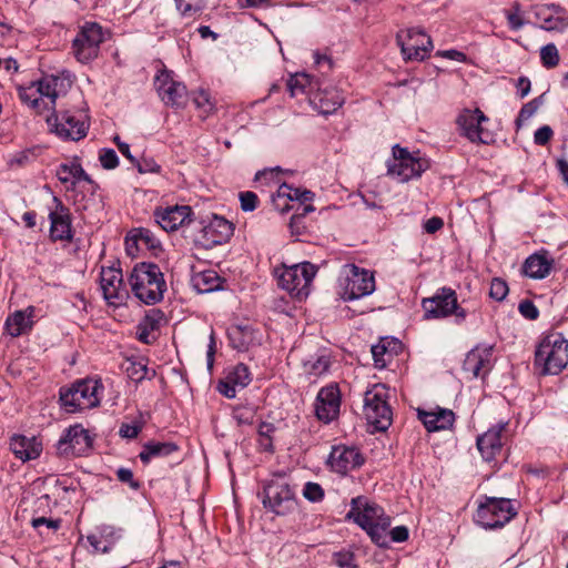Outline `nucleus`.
Returning <instances> with one entry per match:
<instances>
[{"label": "nucleus", "mask_w": 568, "mask_h": 568, "mask_svg": "<svg viewBox=\"0 0 568 568\" xmlns=\"http://www.w3.org/2000/svg\"><path fill=\"white\" fill-rule=\"evenodd\" d=\"M241 209L245 212H252L256 209L258 197L254 192L246 191L240 193Z\"/></svg>", "instance_id": "nucleus-50"}, {"label": "nucleus", "mask_w": 568, "mask_h": 568, "mask_svg": "<svg viewBox=\"0 0 568 568\" xmlns=\"http://www.w3.org/2000/svg\"><path fill=\"white\" fill-rule=\"evenodd\" d=\"M341 296L344 301H354L367 296L375 291V278L372 272L352 264L345 268L341 282Z\"/></svg>", "instance_id": "nucleus-12"}, {"label": "nucleus", "mask_w": 568, "mask_h": 568, "mask_svg": "<svg viewBox=\"0 0 568 568\" xmlns=\"http://www.w3.org/2000/svg\"><path fill=\"white\" fill-rule=\"evenodd\" d=\"M316 272L317 268L314 264L303 262L275 268V276L280 287L302 301L308 296Z\"/></svg>", "instance_id": "nucleus-5"}, {"label": "nucleus", "mask_w": 568, "mask_h": 568, "mask_svg": "<svg viewBox=\"0 0 568 568\" xmlns=\"http://www.w3.org/2000/svg\"><path fill=\"white\" fill-rule=\"evenodd\" d=\"M396 41L406 61H423L433 49L430 37L422 29L400 30Z\"/></svg>", "instance_id": "nucleus-14"}, {"label": "nucleus", "mask_w": 568, "mask_h": 568, "mask_svg": "<svg viewBox=\"0 0 568 568\" xmlns=\"http://www.w3.org/2000/svg\"><path fill=\"white\" fill-rule=\"evenodd\" d=\"M328 463L334 471L344 475L362 466L364 458L357 448L339 445L333 447Z\"/></svg>", "instance_id": "nucleus-26"}, {"label": "nucleus", "mask_w": 568, "mask_h": 568, "mask_svg": "<svg viewBox=\"0 0 568 568\" xmlns=\"http://www.w3.org/2000/svg\"><path fill=\"white\" fill-rule=\"evenodd\" d=\"M100 287L109 305L120 306L128 298V291L123 285V275L120 268L102 267Z\"/></svg>", "instance_id": "nucleus-17"}, {"label": "nucleus", "mask_w": 568, "mask_h": 568, "mask_svg": "<svg viewBox=\"0 0 568 568\" xmlns=\"http://www.w3.org/2000/svg\"><path fill=\"white\" fill-rule=\"evenodd\" d=\"M192 101L203 119L207 118L215 110V103L206 90L199 89L192 92Z\"/></svg>", "instance_id": "nucleus-40"}, {"label": "nucleus", "mask_w": 568, "mask_h": 568, "mask_svg": "<svg viewBox=\"0 0 568 568\" xmlns=\"http://www.w3.org/2000/svg\"><path fill=\"white\" fill-rule=\"evenodd\" d=\"M53 203L54 210L49 213L50 237L52 241H71L73 231L70 210L57 196L53 197Z\"/></svg>", "instance_id": "nucleus-23"}, {"label": "nucleus", "mask_w": 568, "mask_h": 568, "mask_svg": "<svg viewBox=\"0 0 568 568\" xmlns=\"http://www.w3.org/2000/svg\"><path fill=\"white\" fill-rule=\"evenodd\" d=\"M10 448L12 453L16 455V457L20 458L23 462L39 457L41 453L40 444H37L24 436L12 437Z\"/></svg>", "instance_id": "nucleus-36"}, {"label": "nucleus", "mask_w": 568, "mask_h": 568, "mask_svg": "<svg viewBox=\"0 0 568 568\" xmlns=\"http://www.w3.org/2000/svg\"><path fill=\"white\" fill-rule=\"evenodd\" d=\"M38 82L43 100L47 99L43 109L48 111L54 110L55 100L60 95H64L72 85L69 73L47 74Z\"/></svg>", "instance_id": "nucleus-25"}, {"label": "nucleus", "mask_w": 568, "mask_h": 568, "mask_svg": "<svg viewBox=\"0 0 568 568\" xmlns=\"http://www.w3.org/2000/svg\"><path fill=\"white\" fill-rule=\"evenodd\" d=\"M331 359L326 355L317 356L304 363V371L311 376L320 377L328 372Z\"/></svg>", "instance_id": "nucleus-44"}, {"label": "nucleus", "mask_w": 568, "mask_h": 568, "mask_svg": "<svg viewBox=\"0 0 568 568\" xmlns=\"http://www.w3.org/2000/svg\"><path fill=\"white\" fill-rule=\"evenodd\" d=\"M387 389L384 385H374L365 393L364 414L377 430H386L392 423V409L386 402Z\"/></svg>", "instance_id": "nucleus-9"}, {"label": "nucleus", "mask_w": 568, "mask_h": 568, "mask_svg": "<svg viewBox=\"0 0 568 568\" xmlns=\"http://www.w3.org/2000/svg\"><path fill=\"white\" fill-rule=\"evenodd\" d=\"M487 121L488 118L479 109H465L457 118V124L462 134L470 142H487L483 136V129L480 126L483 122Z\"/></svg>", "instance_id": "nucleus-28"}, {"label": "nucleus", "mask_w": 568, "mask_h": 568, "mask_svg": "<svg viewBox=\"0 0 568 568\" xmlns=\"http://www.w3.org/2000/svg\"><path fill=\"white\" fill-rule=\"evenodd\" d=\"M176 9L184 17H191L194 12L199 11V8H194L192 4L185 2L184 0H175Z\"/></svg>", "instance_id": "nucleus-64"}, {"label": "nucleus", "mask_w": 568, "mask_h": 568, "mask_svg": "<svg viewBox=\"0 0 568 568\" xmlns=\"http://www.w3.org/2000/svg\"><path fill=\"white\" fill-rule=\"evenodd\" d=\"M568 363V341L560 333L546 336L535 353V367L541 375L559 374Z\"/></svg>", "instance_id": "nucleus-4"}, {"label": "nucleus", "mask_w": 568, "mask_h": 568, "mask_svg": "<svg viewBox=\"0 0 568 568\" xmlns=\"http://www.w3.org/2000/svg\"><path fill=\"white\" fill-rule=\"evenodd\" d=\"M493 349L491 345H478L467 353L463 363V372L467 374L468 378H484L491 371Z\"/></svg>", "instance_id": "nucleus-19"}, {"label": "nucleus", "mask_w": 568, "mask_h": 568, "mask_svg": "<svg viewBox=\"0 0 568 568\" xmlns=\"http://www.w3.org/2000/svg\"><path fill=\"white\" fill-rule=\"evenodd\" d=\"M418 418L428 432H438L448 429L453 426L455 415L453 410L437 408L435 410L418 409Z\"/></svg>", "instance_id": "nucleus-30"}, {"label": "nucleus", "mask_w": 568, "mask_h": 568, "mask_svg": "<svg viewBox=\"0 0 568 568\" xmlns=\"http://www.w3.org/2000/svg\"><path fill=\"white\" fill-rule=\"evenodd\" d=\"M128 376L135 383H140L143 379H151L155 372L148 368L146 364L141 361H129L125 367Z\"/></svg>", "instance_id": "nucleus-42"}, {"label": "nucleus", "mask_w": 568, "mask_h": 568, "mask_svg": "<svg viewBox=\"0 0 568 568\" xmlns=\"http://www.w3.org/2000/svg\"><path fill=\"white\" fill-rule=\"evenodd\" d=\"M444 226V222H443V219L442 217H438V216H433L430 219H428L425 224H424V229L427 233L429 234H434L436 233L437 231H439L442 227Z\"/></svg>", "instance_id": "nucleus-61"}, {"label": "nucleus", "mask_w": 568, "mask_h": 568, "mask_svg": "<svg viewBox=\"0 0 568 568\" xmlns=\"http://www.w3.org/2000/svg\"><path fill=\"white\" fill-rule=\"evenodd\" d=\"M20 100L34 110L38 114H42L47 109L45 100H43L38 82H32L30 85L19 89Z\"/></svg>", "instance_id": "nucleus-39"}, {"label": "nucleus", "mask_w": 568, "mask_h": 568, "mask_svg": "<svg viewBox=\"0 0 568 568\" xmlns=\"http://www.w3.org/2000/svg\"><path fill=\"white\" fill-rule=\"evenodd\" d=\"M99 160L105 170H112L119 165V158L112 149H102L99 154Z\"/></svg>", "instance_id": "nucleus-48"}, {"label": "nucleus", "mask_w": 568, "mask_h": 568, "mask_svg": "<svg viewBox=\"0 0 568 568\" xmlns=\"http://www.w3.org/2000/svg\"><path fill=\"white\" fill-rule=\"evenodd\" d=\"M400 346L398 341H389L388 338H383L378 344L373 345L372 355L375 367L385 368Z\"/></svg>", "instance_id": "nucleus-34"}, {"label": "nucleus", "mask_w": 568, "mask_h": 568, "mask_svg": "<svg viewBox=\"0 0 568 568\" xmlns=\"http://www.w3.org/2000/svg\"><path fill=\"white\" fill-rule=\"evenodd\" d=\"M217 389L226 398H234L239 388L234 384H229V378L225 376L223 381H220Z\"/></svg>", "instance_id": "nucleus-56"}, {"label": "nucleus", "mask_w": 568, "mask_h": 568, "mask_svg": "<svg viewBox=\"0 0 568 568\" xmlns=\"http://www.w3.org/2000/svg\"><path fill=\"white\" fill-rule=\"evenodd\" d=\"M38 82L43 100L47 99L43 109L48 111L54 110L55 100L60 95H64L72 85L69 73L47 74Z\"/></svg>", "instance_id": "nucleus-24"}, {"label": "nucleus", "mask_w": 568, "mask_h": 568, "mask_svg": "<svg viewBox=\"0 0 568 568\" xmlns=\"http://www.w3.org/2000/svg\"><path fill=\"white\" fill-rule=\"evenodd\" d=\"M73 172H74L73 187L75 186L77 183H79L81 181L93 184V181L91 180V178L87 174V172L82 169V166L80 164L73 163Z\"/></svg>", "instance_id": "nucleus-62"}, {"label": "nucleus", "mask_w": 568, "mask_h": 568, "mask_svg": "<svg viewBox=\"0 0 568 568\" xmlns=\"http://www.w3.org/2000/svg\"><path fill=\"white\" fill-rule=\"evenodd\" d=\"M344 102V94L331 84H321L315 91L310 92L311 105L324 115L336 112Z\"/></svg>", "instance_id": "nucleus-22"}, {"label": "nucleus", "mask_w": 568, "mask_h": 568, "mask_svg": "<svg viewBox=\"0 0 568 568\" xmlns=\"http://www.w3.org/2000/svg\"><path fill=\"white\" fill-rule=\"evenodd\" d=\"M104 386L100 379L84 378L60 389V402L68 413L98 407L103 396Z\"/></svg>", "instance_id": "nucleus-3"}, {"label": "nucleus", "mask_w": 568, "mask_h": 568, "mask_svg": "<svg viewBox=\"0 0 568 568\" xmlns=\"http://www.w3.org/2000/svg\"><path fill=\"white\" fill-rule=\"evenodd\" d=\"M346 517L361 526L377 546H387L390 518L385 515L381 506L365 497H356L352 499L351 510Z\"/></svg>", "instance_id": "nucleus-1"}, {"label": "nucleus", "mask_w": 568, "mask_h": 568, "mask_svg": "<svg viewBox=\"0 0 568 568\" xmlns=\"http://www.w3.org/2000/svg\"><path fill=\"white\" fill-rule=\"evenodd\" d=\"M256 331L251 326H234L229 331V338L233 348L246 351L250 346L258 343Z\"/></svg>", "instance_id": "nucleus-35"}, {"label": "nucleus", "mask_w": 568, "mask_h": 568, "mask_svg": "<svg viewBox=\"0 0 568 568\" xmlns=\"http://www.w3.org/2000/svg\"><path fill=\"white\" fill-rule=\"evenodd\" d=\"M33 316L34 307L32 306L13 312L4 322L6 332L12 337L27 334L32 328Z\"/></svg>", "instance_id": "nucleus-32"}, {"label": "nucleus", "mask_w": 568, "mask_h": 568, "mask_svg": "<svg viewBox=\"0 0 568 568\" xmlns=\"http://www.w3.org/2000/svg\"><path fill=\"white\" fill-rule=\"evenodd\" d=\"M540 59L544 67L550 69L559 63L558 49L554 43H548L540 49Z\"/></svg>", "instance_id": "nucleus-45"}, {"label": "nucleus", "mask_w": 568, "mask_h": 568, "mask_svg": "<svg viewBox=\"0 0 568 568\" xmlns=\"http://www.w3.org/2000/svg\"><path fill=\"white\" fill-rule=\"evenodd\" d=\"M517 515L511 500L485 496L479 501L474 520L485 529H497L504 527Z\"/></svg>", "instance_id": "nucleus-7"}, {"label": "nucleus", "mask_w": 568, "mask_h": 568, "mask_svg": "<svg viewBox=\"0 0 568 568\" xmlns=\"http://www.w3.org/2000/svg\"><path fill=\"white\" fill-rule=\"evenodd\" d=\"M302 494L311 503H317L324 498V489L320 484L313 481H307L304 485Z\"/></svg>", "instance_id": "nucleus-46"}, {"label": "nucleus", "mask_w": 568, "mask_h": 568, "mask_svg": "<svg viewBox=\"0 0 568 568\" xmlns=\"http://www.w3.org/2000/svg\"><path fill=\"white\" fill-rule=\"evenodd\" d=\"M275 432V426L272 423L261 422L257 428L260 438H272Z\"/></svg>", "instance_id": "nucleus-63"}, {"label": "nucleus", "mask_w": 568, "mask_h": 568, "mask_svg": "<svg viewBox=\"0 0 568 568\" xmlns=\"http://www.w3.org/2000/svg\"><path fill=\"white\" fill-rule=\"evenodd\" d=\"M552 266L554 260L547 251H542L528 256L523 265V271L530 278L541 280L550 274Z\"/></svg>", "instance_id": "nucleus-31"}, {"label": "nucleus", "mask_w": 568, "mask_h": 568, "mask_svg": "<svg viewBox=\"0 0 568 568\" xmlns=\"http://www.w3.org/2000/svg\"><path fill=\"white\" fill-rule=\"evenodd\" d=\"M104 40L102 27L95 22H87L72 41L75 59L85 64L98 58L100 45Z\"/></svg>", "instance_id": "nucleus-10"}, {"label": "nucleus", "mask_w": 568, "mask_h": 568, "mask_svg": "<svg viewBox=\"0 0 568 568\" xmlns=\"http://www.w3.org/2000/svg\"><path fill=\"white\" fill-rule=\"evenodd\" d=\"M436 54L442 58H446V59H449L453 61H457V62H462V63L467 62V55L464 52L455 50V49L438 51Z\"/></svg>", "instance_id": "nucleus-59"}, {"label": "nucleus", "mask_w": 568, "mask_h": 568, "mask_svg": "<svg viewBox=\"0 0 568 568\" xmlns=\"http://www.w3.org/2000/svg\"><path fill=\"white\" fill-rule=\"evenodd\" d=\"M156 92L166 106L184 109L189 100L185 84L175 79L173 72L160 71L154 79Z\"/></svg>", "instance_id": "nucleus-15"}, {"label": "nucleus", "mask_w": 568, "mask_h": 568, "mask_svg": "<svg viewBox=\"0 0 568 568\" xmlns=\"http://www.w3.org/2000/svg\"><path fill=\"white\" fill-rule=\"evenodd\" d=\"M142 430V425L139 423H123L120 426L119 435L122 438L133 439L135 438L139 433Z\"/></svg>", "instance_id": "nucleus-51"}, {"label": "nucleus", "mask_w": 568, "mask_h": 568, "mask_svg": "<svg viewBox=\"0 0 568 568\" xmlns=\"http://www.w3.org/2000/svg\"><path fill=\"white\" fill-rule=\"evenodd\" d=\"M129 282L136 298L148 305L162 301L166 291L163 273L154 263L136 264L131 272Z\"/></svg>", "instance_id": "nucleus-2"}, {"label": "nucleus", "mask_w": 568, "mask_h": 568, "mask_svg": "<svg viewBox=\"0 0 568 568\" xmlns=\"http://www.w3.org/2000/svg\"><path fill=\"white\" fill-rule=\"evenodd\" d=\"M341 408V392L337 384L322 387L316 396L315 414L324 423L334 420Z\"/></svg>", "instance_id": "nucleus-21"}, {"label": "nucleus", "mask_w": 568, "mask_h": 568, "mask_svg": "<svg viewBox=\"0 0 568 568\" xmlns=\"http://www.w3.org/2000/svg\"><path fill=\"white\" fill-rule=\"evenodd\" d=\"M518 310L520 314L528 320H536L539 315L538 308L535 304L528 300H524L519 303Z\"/></svg>", "instance_id": "nucleus-55"}, {"label": "nucleus", "mask_w": 568, "mask_h": 568, "mask_svg": "<svg viewBox=\"0 0 568 568\" xmlns=\"http://www.w3.org/2000/svg\"><path fill=\"white\" fill-rule=\"evenodd\" d=\"M233 224L223 216L213 215L202 229L205 245H221L233 235Z\"/></svg>", "instance_id": "nucleus-29"}, {"label": "nucleus", "mask_w": 568, "mask_h": 568, "mask_svg": "<svg viewBox=\"0 0 568 568\" xmlns=\"http://www.w3.org/2000/svg\"><path fill=\"white\" fill-rule=\"evenodd\" d=\"M334 561L338 568H357L352 552H336L334 555Z\"/></svg>", "instance_id": "nucleus-52"}, {"label": "nucleus", "mask_w": 568, "mask_h": 568, "mask_svg": "<svg viewBox=\"0 0 568 568\" xmlns=\"http://www.w3.org/2000/svg\"><path fill=\"white\" fill-rule=\"evenodd\" d=\"M140 173H158L161 166L152 158H143L134 163Z\"/></svg>", "instance_id": "nucleus-53"}, {"label": "nucleus", "mask_w": 568, "mask_h": 568, "mask_svg": "<svg viewBox=\"0 0 568 568\" xmlns=\"http://www.w3.org/2000/svg\"><path fill=\"white\" fill-rule=\"evenodd\" d=\"M287 89L291 97H296L300 93H307L315 91L313 82L306 73H296L292 75L287 81Z\"/></svg>", "instance_id": "nucleus-41"}, {"label": "nucleus", "mask_w": 568, "mask_h": 568, "mask_svg": "<svg viewBox=\"0 0 568 568\" xmlns=\"http://www.w3.org/2000/svg\"><path fill=\"white\" fill-rule=\"evenodd\" d=\"M508 422H500L477 438V448L486 462H491L500 454L508 437Z\"/></svg>", "instance_id": "nucleus-20"}, {"label": "nucleus", "mask_w": 568, "mask_h": 568, "mask_svg": "<svg viewBox=\"0 0 568 568\" xmlns=\"http://www.w3.org/2000/svg\"><path fill=\"white\" fill-rule=\"evenodd\" d=\"M192 209L189 205H173L156 209L154 216L159 225L166 232L176 231L191 221Z\"/></svg>", "instance_id": "nucleus-27"}, {"label": "nucleus", "mask_w": 568, "mask_h": 568, "mask_svg": "<svg viewBox=\"0 0 568 568\" xmlns=\"http://www.w3.org/2000/svg\"><path fill=\"white\" fill-rule=\"evenodd\" d=\"M192 285L199 293H210L221 288L222 280L215 271L207 270L194 274Z\"/></svg>", "instance_id": "nucleus-38"}, {"label": "nucleus", "mask_w": 568, "mask_h": 568, "mask_svg": "<svg viewBox=\"0 0 568 568\" xmlns=\"http://www.w3.org/2000/svg\"><path fill=\"white\" fill-rule=\"evenodd\" d=\"M50 132L62 140L79 141L89 130V123L83 115H74L70 111L52 112L45 119Z\"/></svg>", "instance_id": "nucleus-11"}, {"label": "nucleus", "mask_w": 568, "mask_h": 568, "mask_svg": "<svg viewBox=\"0 0 568 568\" xmlns=\"http://www.w3.org/2000/svg\"><path fill=\"white\" fill-rule=\"evenodd\" d=\"M93 438L89 430L82 425L75 424L67 428L57 444V450L60 456H81L87 454L92 447Z\"/></svg>", "instance_id": "nucleus-16"}, {"label": "nucleus", "mask_w": 568, "mask_h": 568, "mask_svg": "<svg viewBox=\"0 0 568 568\" xmlns=\"http://www.w3.org/2000/svg\"><path fill=\"white\" fill-rule=\"evenodd\" d=\"M263 494L264 508L276 516H288L298 510L296 493L284 477L270 480Z\"/></svg>", "instance_id": "nucleus-6"}, {"label": "nucleus", "mask_w": 568, "mask_h": 568, "mask_svg": "<svg viewBox=\"0 0 568 568\" xmlns=\"http://www.w3.org/2000/svg\"><path fill=\"white\" fill-rule=\"evenodd\" d=\"M229 384H234L237 388L243 389L251 383V373L244 364H237L226 375Z\"/></svg>", "instance_id": "nucleus-43"}, {"label": "nucleus", "mask_w": 568, "mask_h": 568, "mask_svg": "<svg viewBox=\"0 0 568 568\" xmlns=\"http://www.w3.org/2000/svg\"><path fill=\"white\" fill-rule=\"evenodd\" d=\"M508 291V285L504 280L499 277L493 278L489 288V296L491 298L501 302L506 298Z\"/></svg>", "instance_id": "nucleus-47"}, {"label": "nucleus", "mask_w": 568, "mask_h": 568, "mask_svg": "<svg viewBox=\"0 0 568 568\" xmlns=\"http://www.w3.org/2000/svg\"><path fill=\"white\" fill-rule=\"evenodd\" d=\"M31 525L33 528H39L40 526H47L50 529L57 530L61 525V520L45 518V517H38V518L32 519Z\"/></svg>", "instance_id": "nucleus-57"}, {"label": "nucleus", "mask_w": 568, "mask_h": 568, "mask_svg": "<svg viewBox=\"0 0 568 568\" xmlns=\"http://www.w3.org/2000/svg\"><path fill=\"white\" fill-rule=\"evenodd\" d=\"M165 323L164 313L158 308L149 310L138 325V336L142 343L150 344L158 332Z\"/></svg>", "instance_id": "nucleus-33"}, {"label": "nucleus", "mask_w": 568, "mask_h": 568, "mask_svg": "<svg viewBox=\"0 0 568 568\" xmlns=\"http://www.w3.org/2000/svg\"><path fill=\"white\" fill-rule=\"evenodd\" d=\"M429 168V162L420 152H408L398 144L393 146V160L387 163V173L398 182L419 178Z\"/></svg>", "instance_id": "nucleus-8"}, {"label": "nucleus", "mask_w": 568, "mask_h": 568, "mask_svg": "<svg viewBox=\"0 0 568 568\" xmlns=\"http://www.w3.org/2000/svg\"><path fill=\"white\" fill-rule=\"evenodd\" d=\"M389 535L392 541L394 542H403L408 539V529L406 526H397L389 530L387 536Z\"/></svg>", "instance_id": "nucleus-58"}, {"label": "nucleus", "mask_w": 568, "mask_h": 568, "mask_svg": "<svg viewBox=\"0 0 568 568\" xmlns=\"http://www.w3.org/2000/svg\"><path fill=\"white\" fill-rule=\"evenodd\" d=\"M426 318H442L455 314L457 318L465 320L466 311L457 303V294L450 287H442L432 297L422 302Z\"/></svg>", "instance_id": "nucleus-13"}, {"label": "nucleus", "mask_w": 568, "mask_h": 568, "mask_svg": "<svg viewBox=\"0 0 568 568\" xmlns=\"http://www.w3.org/2000/svg\"><path fill=\"white\" fill-rule=\"evenodd\" d=\"M508 26L511 30H519L524 27L525 20L521 17V13H509L505 12Z\"/></svg>", "instance_id": "nucleus-60"}, {"label": "nucleus", "mask_w": 568, "mask_h": 568, "mask_svg": "<svg viewBox=\"0 0 568 568\" xmlns=\"http://www.w3.org/2000/svg\"><path fill=\"white\" fill-rule=\"evenodd\" d=\"M178 450V446L171 442H149L142 447L139 457L142 463L148 464L154 458L165 457Z\"/></svg>", "instance_id": "nucleus-37"}, {"label": "nucleus", "mask_w": 568, "mask_h": 568, "mask_svg": "<svg viewBox=\"0 0 568 568\" xmlns=\"http://www.w3.org/2000/svg\"><path fill=\"white\" fill-rule=\"evenodd\" d=\"M57 178L62 184L67 185V189L73 187V178H74L73 163L72 164L63 163V164L59 165V168L57 170Z\"/></svg>", "instance_id": "nucleus-49"}, {"label": "nucleus", "mask_w": 568, "mask_h": 568, "mask_svg": "<svg viewBox=\"0 0 568 568\" xmlns=\"http://www.w3.org/2000/svg\"><path fill=\"white\" fill-rule=\"evenodd\" d=\"M552 129L549 125H542L536 130L534 134V142L537 145H546L552 138Z\"/></svg>", "instance_id": "nucleus-54"}, {"label": "nucleus", "mask_w": 568, "mask_h": 568, "mask_svg": "<svg viewBox=\"0 0 568 568\" xmlns=\"http://www.w3.org/2000/svg\"><path fill=\"white\" fill-rule=\"evenodd\" d=\"M532 12L538 28L545 31L564 32L568 28V11L559 4H536Z\"/></svg>", "instance_id": "nucleus-18"}]
</instances>
